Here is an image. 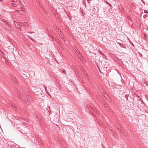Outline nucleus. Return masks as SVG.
Wrapping results in <instances>:
<instances>
[{
    "label": "nucleus",
    "mask_w": 148,
    "mask_h": 148,
    "mask_svg": "<svg viewBox=\"0 0 148 148\" xmlns=\"http://www.w3.org/2000/svg\"><path fill=\"white\" fill-rule=\"evenodd\" d=\"M19 25H21V26H24L26 27L28 26L29 25L26 22H23V23H19Z\"/></svg>",
    "instance_id": "f257e3e1"
},
{
    "label": "nucleus",
    "mask_w": 148,
    "mask_h": 148,
    "mask_svg": "<svg viewBox=\"0 0 148 148\" xmlns=\"http://www.w3.org/2000/svg\"><path fill=\"white\" fill-rule=\"evenodd\" d=\"M2 24L3 25L5 26L7 28H9L10 27L9 24L5 21H3V23H2Z\"/></svg>",
    "instance_id": "f03ea898"
},
{
    "label": "nucleus",
    "mask_w": 148,
    "mask_h": 148,
    "mask_svg": "<svg viewBox=\"0 0 148 148\" xmlns=\"http://www.w3.org/2000/svg\"><path fill=\"white\" fill-rule=\"evenodd\" d=\"M24 93H25V95H26V97H27V99H31V97L29 95L27 94V91H26L25 90L24 92Z\"/></svg>",
    "instance_id": "7ed1b4c3"
},
{
    "label": "nucleus",
    "mask_w": 148,
    "mask_h": 148,
    "mask_svg": "<svg viewBox=\"0 0 148 148\" xmlns=\"http://www.w3.org/2000/svg\"><path fill=\"white\" fill-rule=\"evenodd\" d=\"M14 24L17 29H19L20 28V26H21V25H19V23H18L17 22H15Z\"/></svg>",
    "instance_id": "20e7f679"
},
{
    "label": "nucleus",
    "mask_w": 148,
    "mask_h": 148,
    "mask_svg": "<svg viewBox=\"0 0 148 148\" xmlns=\"http://www.w3.org/2000/svg\"><path fill=\"white\" fill-rule=\"evenodd\" d=\"M11 79L12 80L15 82H16L17 81L16 79L14 76H12L11 77Z\"/></svg>",
    "instance_id": "39448f33"
},
{
    "label": "nucleus",
    "mask_w": 148,
    "mask_h": 148,
    "mask_svg": "<svg viewBox=\"0 0 148 148\" xmlns=\"http://www.w3.org/2000/svg\"><path fill=\"white\" fill-rule=\"evenodd\" d=\"M59 71L60 72H61L62 73H63L65 74L66 75V71L64 69H63V70L60 69Z\"/></svg>",
    "instance_id": "423d86ee"
},
{
    "label": "nucleus",
    "mask_w": 148,
    "mask_h": 148,
    "mask_svg": "<svg viewBox=\"0 0 148 148\" xmlns=\"http://www.w3.org/2000/svg\"><path fill=\"white\" fill-rule=\"evenodd\" d=\"M48 36H49V37H50V38H49V39L51 40H53V37H52L51 36V35L50 34H48Z\"/></svg>",
    "instance_id": "0eeeda50"
},
{
    "label": "nucleus",
    "mask_w": 148,
    "mask_h": 148,
    "mask_svg": "<svg viewBox=\"0 0 148 148\" xmlns=\"http://www.w3.org/2000/svg\"><path fill=\"white\" fill-rule=\"evenodd\" d=\"M100 91H101V92L102 93H104V94H105V93L104 92V91L103 90V89L102 88H101L100 90Z\"/></svg>",
    "instance_id": "6e6552de"
},
{
    "label": "nucleus",
    "mask_w": 148,
    "mask_h": 148,
    "mask_svg": "<svg viewBox=\"0 0 148 148\" xmlns=\"http://www.w3.org/2000/svg\"><path fill=\"white\" fill-rule=\"evenodd\" d=\"M148 16V15L147 14H145L143 16V18H147Z\"/></svg>",
    "instance_id": "1a4fd4ad"
},
{
    "label": "nucleus",
    "mask_w": 148,
    "mask_h": 148,
    "mask_svg": "<svg viewBox=\"0 0 148 148\" xmlns=\"http://www.w3.org/2000/svg\"><path fill=\"white\" fill-rule=\"evenodd\" d=\"M12 6L13 7H16V5L15 4H14V3H12L11 4Z\"/></svg>",
    "instance_id": "9d476101"
},
{
    "label": "nucleus",
    "mask_w": 148,
    "mask_h": 148,
    "mask_svg": "<svg viewBox=\"0 0 148 148\" xmlns=\"http://www.w3.org/2000/svg\"><path fill=\"white\" fill-rule=\"evenodd\" d=\"M104 94V96L106 98V97L108 96L106 94V93Z\"/></svg>",
    "instance_id": "9b49d317"
},
{
    "label": "nucleus",
    "mask_w": 148,
    "mask_h": 148,
    "mask_svg": "<svg viewBox=\"0 0 148 148\" xmlns=\"http://www.w3.org/2000/svg\"><path fill=\"white\" fill-rule=\"evenodd\" d=\"M11 146H12L11 147H15V146L14 145H11Z\"/></svg>",
    "instance_id": "f8f14e48"
},
{
    "label": "nucleus",
    "mask_w": 148,
    "mask_h": 148,
    "mask_svg": "<svg viewBox=\"0 0 148 148\" xmlns=\"http://www.w3.org/2000/svg\"><path fill=\"white\" fill-rule=\"evenodd\" d=\"M144 13H145L148 14V12L147 10H145L144 11Z\"/></svg>",
    "instance_id": "ddd939ff"
},
{
    "label": "nucleus",
    "mask_w": 148,
    "mask_h": 148,
    "mask_svg": "<svg viewBox=\"0 0 148 148\" xmlns=\"http://www.w3.org/2000/svg\"><path fill=\"white\" fill-rule=\"evenodd\" d=\"M100 54L101 55H103V56L104 55L103 53L101 52H100Z\"/></svg>",
    "instance_id": "4468645a"
},
{
    "label": "nucleus",
    "mask_w": 148,
    "mask_h": 148,
    "mask_svg": "<svg viewBox=\"0 0 148 148\" xmlns=\"http://www.w3.org/2000/svg\"><path fill=\"white\" fill-rule=\"evenodd\" d=\"M142 2L144 4H145V2L143 1V0H141Z\"/></svg>",
    "instance_id": "2eb2a0df"
},
{
    "label": "nucleus",
    "mask_w": 148,
    "mask_h": 148,
    "mask_svg": "<svg viewBox=\"0 0 148 148\" xmlns=\"http://www.w3.org/2000/svg\"><path fill=\"white\" fill-rule=\"evenodd\" d=\"M117 42V43L119 45H121V43H119V42Z\"/></svg>",
    "instance_id": "dca6fc26"
},
{
    "label": "nucleus",
    "mask_w": 148,
    "mask_h": 148,
    "mask_svg": "<svg viewBox=\"0 0 148 148\" xmlns=\"http://www.w3.org/2000/svg\"><path fill=\"white\" fill-rule=\"evenodd\" d=\"M106 3L107 4H109V5H110V6H111V5L109 3L107 2Z\"/></svg>",
    "instance_id": "f3484780"
},
{
    "label": "nucleus",
    "mask_w": 148,
    "mask_h": 148,
    "mask_svg": "<svg viewBox=\"0 0 148 148\" xmlns=\"http://www.w3.org/2000/svg\"><path fill=\"white\" fill-rule=\"evenodd\" d=\"M18 96L19 97H21V95H20L19 94H18Z\"/></svg>",
    "instance_id": "a211bd4d"
},
{
    "label": "nucleus",
    "mask_w": 148,
    "mask_h": 148,
    "mask_svg": "<svg viewBox=\"0 0 148 148\" xmlns=\"http://www.w3.org/2000/svg\"><path fill=\"white\" fill-rule=\"evenodd\" d=\"M16 12H19V10H16Z\"/></svg>",
    "instance_id": "6ab92c4d"
},
{
    "label": "nucleus",
    "mask_w": 148,
    "mask_h": 148,
    "mask_svg": "<svg viewBox=\"0 0 148 148\" xmlns=\"http://www.w3.org/2000/svg\"><path fill=\"white\" fill-rule=\"evenodd\" d=\"M87 108H89V107H90V106L89 105H88L87 106Z\"/></svg>",
    "instance_id": "aec40b11"
},
{
    "label": "nucleus",
    "mask_w": 148,
    "mask_h": 148,
    "mask_svg": "<svg viewBox=\"0 0 148 148\" xmlns=\"http://www.w3.org/2000/svg\"><path fill=\"white\" fill-rule=\"evenodd\" d=\"M43 86L45 87V89H46V87L44 85H43Z\"/></svg>",
    "instance_id": "412c9836"
},
{
    "label": "nucleus",
    "mask_w": 148,
    "mask_h": 148,
    "mask_svg": "<svg viewBox=\"0 0 148 148\" xmlns=\"http://www.w3.org/2000/svg\"><path fill=\"white\" fill-rule=\"evenodd\" d=\"M1 52V53H2L3 55H4V54H3V52Z\"/></svg>",
    "instance_id": "4be33fe9"
},
{
    "label": "nucleus",
    "mask_w": 148,
    "mask_h": 148,
    "mask_svg": "<svg viewBox=\"0 0 148 148\" xmlns=\"http://www.w3.org/2000/svg\"><path fill=\"white\" fill-rule=\"evenodd\" d=\"M120 40H117V41H119Z\"/></svg>",
    "instance_id": "5701e85b"
},
{
    "label": "nucleus",
    "mask_w": 148,
    "mask_h": 148,
    "mask_svg": "<svg viewBox=\"0 0 148 148\" xmlns=\"http://www.w3.org/2000/svg\"><path fill=\"white\" fill-rule=\"evenodd\" d=\"M57 29H58V28L57 27H56V30H57Z\"/></svg>",
    "instance_id": "b1692460"
},
{
    "label": "nucleus",
    "mask_w": 148,
    "mask_h": 148,
    "mask_svg": "<svg viewBox=\"0 0 148 148\" xmlns=\"http://www.w3.org/2000/svg\"><path fill=\"white\" fill-rule=\"evenodd\" d=\"M24 125H26V123H25V124H24Z\"/></svg>",
    "instance_id": "393cba45"
},
{
    "label": "nucleus",
    "mask_w": 148,
    "mask_h": 148,
    "mask_svg": "<svg viewBox=\"0 0 148 148\" xmlns=\"http://www.w3.org/2000/svg\"><path fill=\"white\" fill-rule=\"evenodd\" d=\"M126 97H127V95H126L125 96V97L126 98Z\"/></svg>",
    "instance_id": "a878e982"
},
{
    "label": "nucleus",
    "mask_w": 148,
    "mask_h": 148,
    "mask_svg": "<svg viewBox=\"0 0 148 148\" xmlns=\"http://www.w3.org/2000/svg\"><path fill=\"white\" fill-rule=\"evenodd\" d=\"M147 30H148V27H147Z\"/></svg>",
    "instance_id": "bb28decb"
},
{
    "label": "nucleus",
    "mask_w": 148,
    "mask_h": 148,
    "mask_svg": "<svg viewBox=\"0 0 148 148\" xmlns=\"http://www.w3.org/2000/svg\"><path fill=\"white\" fill-rule=\"evenodd\" d=\"M22 98L23 99V98L22 97Z\"/></svg>",
    "instance_id": "cd10ccee"
}]
</instances>
